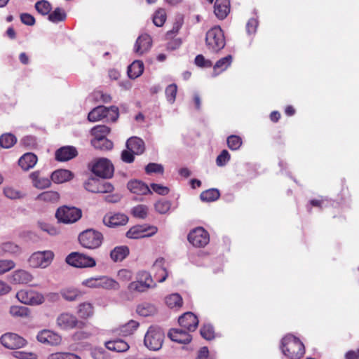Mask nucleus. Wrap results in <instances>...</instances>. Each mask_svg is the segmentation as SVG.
I'll list each match as a JSON object with an SVG mask.
<instances>
[{
    "mask_svg": "<svg viewBox=\"0 0 359 359\" xmlns=\"http://www.w3.org/2000/svg\"><path fill=\"white\" fill-rule=\"evenodd\" d=\"M283 353L290 359H299L304 354V346L296 337L287 334L282 339Z\"/></svg>",
    "mask_w": 359,
    "mask_h": 359,
    "instance_id": "1",
    "label": "nucleus"
},
{
    "mask_svg": "<svg viewBox=\"0 0 359 359\" xmlns=\"http://www.w3.org/2000/svg\"><path fill=\"white\" fill-rule=\"evenodd\" d=\"M79 241L83 248L93 250L101 245L103 236L99 231L88 229L79 234Z\"/></svg>",
    "mask_w": 359,
    "mask_h": 359,
    "instance_id": "2",
    "label": "nucleus"
},
{
    "mask_svg": "<svg viewBox=\"0 0 359 359\" xmlns=\"http://www.w3.org/2000/svg\"><path fill=\"white\" fill-rule=\"evenodd\" d=\"M206 45L213 52H218L225 46V39L219 27L210 29L206 34Z\"/></svg>",
    "mask_w": 359,
    "mask_h": 359,
    "instance_id": "3",
    "label": "nucleus"
},
{
    "mask_svg": "<svg viewBox=\"0 0 359 359\" xmlns=\"http://www.w3.org/2000/svg\"><path fill=\"white\" fill-rule=\"evenodd\" d=\"M164 333L161 329L150 327L144 336V345L150 350L158 351L163 344Z\"/></svg>",
    "mask_w": 359,
    "mask_h": 359,
    "instance_id": "4",
    "label": "nucleus"
},
{
    "mask_svg": "<svg viewBox=\"0 0 359 359\" xmlns=\"http://www.w3.org/2000/svg\"><path fill=\"white\" fill-rule=\"evenodd\" d=\"M83 285L90 288H103L118 290L120 285L117 281L107 276L90 278L83 281Z\"/></svg>",
    "mask_w": 359,
    "mask_h": 359,
    "instance_id": "5",
    "label": "nucleus"
},
{
    "mask_svg": "<svg viewBox=\"0 0 359 359\" xmlns=\"http://www.w3.org/2000/svg\"><path fill=\"white\" fill-rule=\"evenodd\" d=\"M54 258L51 250L37 251L32 254L28 259V263L32 268L45 269L48 267Z\"/></svg>",
    "mask_w": 359,
    "mask_h": 359,
    "instance_id": "6",
    "label": "nucleus"
},
{
    "mask_svg": "<svg viewBox=\"0 0 359 359\" xmlns=\"http://www.w3.org/2000/svg\"><path fill=\"white\" fill-rule=\"evenodd\" d=\"M57 326L63 330H69L74 328H83L85 323L78 319L74 314L68 312L60 313L56 319Z\"/></svg>",
    "mask_w": 359,
    "mask_h": 359,
    "instance_id": "7",
    "label": "nucleus"
},
{
    "mask_svg": "<svg viewBox=\"0 0 359 359\" xmlns=\"http://www.w3.org/2000/svg\"><path fill=\"white\" fill-rule=\"evenodd\" d=\"M82 215L80 209L75 207L62 206L57 209L55 217L60 222L72 224L77 222Z\"/></svg>",
    "mask_w": 359,
    "mask_h": 359,
    "instance_id": "8",
    "label": "nucleus"
},
{
    "mask_svg": "<svg viewBox=\"0 0 359 359\" xmlns=\"http://www.w3.org/2000/svg\"><path fill=\"white\" fill-rule=\"evenodd\" d=\"M66 262L76 268L93 267L96 265L95 260L84 254L74 252L66 257Z\"/></svg>",
    "mask_w": 359,
    "mask_h": 359,
    "instance_id": "9",
    "label": "nucleus"
},
{
    "mask_svg": "<svg viewBox=\"0 0 359 359\" xmlns=\"http://www.w3.org/2000/svg\"><path fill=\"white\" fill-rule=\"evenodd\" d=\"M92 171L100 177L109 178L113 175L114 166L109 160L101 158L95 161Z\"/></svg>",
    "mask_w": 359,
    "mask_h": 359,
    "instance_id": "10",
    "label": "nucleus"
},
{
    "mask_svg": "<svg viewBox=\"0 0 359 359\" xmlns=\"http://www.w3.org/2000/svg\"><path fill=\"white\" fill-rule=\"evenodd\" d=\"M16 297L25 304L39 305L44 302L43 296L34 290H21L17 292Z\"/></svg>",
    "mask_w": 359,
    "mask_h": 359,
    "instance_id": "11",
    "label": "nucleus"
},
{
    "mask_svg": "<svg viewBox=\"0 0 359 359\" xmlns=\"http://www.w3.org/2000/svg\"><path fill=\"white\" fill-rule=\"evenodd\" d=\"M188 240L194 246L201 248L205 246L210 241L208 233L202 227H197L188 235Z\"/></svg>",
    "mask_w": 359,
    "mask_h": 359,
    "instance_id": "12",
    "label": "nucleus"
},
{
    "mask_svg": "<svg viewBox=\"0 0 359 359\" xmlns=\"http://www.w3.org/2000/svg\"><path fill=\"white\" fill-rule=\"evenodd\" d=\"M157 231V228L154 226H145L137 225L130 228L126 233V236L132 239L150 237L154 235Z\"/></svg>",
    "mask_w": 359,
    "mask_h": 359,
    "instance_id": "13",
    "label": "nucleus"
},
{
    "mask_svg": "<svg viewBox=\"0 0 359 359\" xmlns=\"http://www.w3.org/2000/svg\"><path fill=\"white\" fill-rule=\"evenodd\" d=\"M1 344L9 349H16L23 347L26 341L22 337L14 333H6L0 338Z\"/></svg>",
    "mask_w": 359,
    "mask_h": 359,
    "instance_id": "14",
    "label": "nucleus"
},
{
    "mask_svg": "<svg viewBox=\"0 0 359 359\" xmlns=\"http://www.w3.org/2000/svg\"><path fill=\"white\" fill-rule=\"evenodd\" d=\"M38 341L49 346H58L62 342V337L52 330H43L36 336Z\"/></svg>",
    "mask_w": 359,
    "mask_h": 359,
    "instance_id": "15",
    "label": "nucleus"
},
{
    "mask_svg": "<svg viewBox=\"0 0 359 359\" xmlns=\"http://www.w3.org/2000/svg\"><path fill=\"white\" fill-rule=\"evenodd\" d=\"M128 217L121 213H108L103 217V223L108 227L123 226L128 222Z\"/></svg>",
    "mask_w": 359,
    "mask_h": 359,
    "instance_id": "16",
    "label": "nucleus"
},
{
    "mask_svg": "<svg viewBox=\"0 0 359 359\" xmlns=\"http://www.w3.org/2000/svg\"><path fill=\"white\" fill-rule=\"evenodd\" d=\"M179 324L183 329L188 332H194L197 328L198 320L197 317L191 312H187L179 318Z\"/></svg>",
    "mask_w": 359,
    "mask_h": 359,
    "instance_id": "17",
    "label": "nucleus"
},
{
    "mask_svg": "<svg viewBox=\"0 0 359 359\" xmlns=\"http://www.w3.org/2000/svg\"><path fill=\"white\" fill-rule=\"evenodd\" d=\"M152 45V40L149 34L140 35L136 40L134 51L136 54L142 55L149 50Z\"/></svg>",
    "mask_w": 359,
    "mask_h": 359,
    "instance_id": "18",
    "label": "nucleus"
},
{
    "mask_svg": "<svg viewBox=\"0 0 359 359\" xmlns=\"http://www.w3.org/2000/svg\"><path fill=\"white\" fill-rule=\"evenodd\" d=\"M168 336L172 341L180 343V344H188L191 340V335L188 333V331L183 329H172L168 333Z\"/></svg>",
    "mask_w": 359,
    "mask_h": 359,
    "instance_id": "19",
    "label": "nucleus"
},
{
    "mask_svg": "<svg viewBox=\"0 0 359 359\" xmlns=\"http://www.w3.org/2000/svg\"><path fill=\"white\" fill-rule=\"evenodd\" d=\"M33 278V276L29 271L19 269L12 273L11 281L15 284H27L30 283Z\"/></svg>",
    "mask_w": 359,
    "mask_h": 359,
    "instance_id": "20",
    "label": "nucleus"
},
{
    "mask_svg": "<svg viewBox=\"0 0 359 359\" xmlns=\"http://www.w3.org/2000/svg\"><path fill=\"white\" fill-rule=\"evenodd\" d=\"M126 148L132 153L140 155L144 151L145 146L142 139L137 137H132L127 140Z\"/></svg>",
    "mask_w": 359,
    "mask_h": 359,
    "instance_id": "21",
    "label": "nucleus"
},
{
    "mask_svg": "<svg viewBox=\"0 0 359 359\" xmlns=\"http://www.w3.org/2000/svg\"><path fill=\"white\" fill-rule=\"evenodd\" d=\"M128 189L133 194L138 195H146L151 194L149 187L142 181L131 180L127 184Z\"/></svg>",
    "mask_w": 359,
    "mask_h": 359,
    "instance_id": "22",
    "label": "nucleus"
},
{
    "mask_svg": "<svg viewBox=\"0 0 359 359\" xmlns=\"http://www.w3.org/2000/svg\"><path fill=\"white\" fill-rule=\"evenodd\" d=\"M77 155L76 149L71 146L63 147L55 152V158L59 161H69Z\"/></svg>",
    "mask_w": 359,
    "mask_h": 359,
    "instance_id": "23",
    "label": "nucleus"
},
{
    "mask_svg": "<svg viewBox=\"0 0 359 359\" xmlns=\"http://www.w3.org/2000/svg\"><path fill=\"white\" fill-rule=\"evenodd\" d=\"M230 11L229 0H216L214 6V12L219 19L225 18Z\"/></svg>",
    "mask_w": 359,
    "mask_h": 359,
    "instance_id": "24",
    "label": "nucleus"
},
{
    "mask_svg": "<svg viewBox=\"0 0 359 359\" xmlns=\"http://www.w3.org/2000/svg\"><path fill=\"white\" fill-rule=\"evenodd\" d=\"M51 180L55 184H62L71 180L74 177V174L65 169H59L51 174Z\"/></svg>",
    "mask_w": 359,
    "mask_h": 359,
    "instance_id": "25",
    "label": "nucleus"
},
{
    "mask_svg": "<svg viewBox=\"0 0 359 359\" xmlns=\"http://www.w3.org/2000/svg\"><path fill=\"white\" fill-rule=\"evenodd\" d=\"M76 313L81 319H88L94 315V306L90 302L81 303L77 306Z\"/></svg>",
    "mask_w": 359,
    "mask_h": 359,
    "instance_id": "26",
    "label": "nucleus"
},
{
    "mask_svg": "<svg viewBox=\"0 0 359 359\" xmlns=\"http://www.w3.org/2000/svg\"><path fill=\"white\" fill-rule=\"evenodd\" d=\"M0 252L2 255L17 256L21 253V248L16 243L7 241L0 245Z\"/></svg>",
    "mask_w": 359,
    "mask_h": 359,
    "instance_id": "27",
    "label": "nucleus"
},
{
    "mask_svg": "<svg viewBox=\"0 0 359 359\" xmlns=\"http://www.w3.org/2000/svg\"><path fill=\"white\" fill-rule=\"evenodd\" d=\"M37 162V157L32 153L24 154L18 161L19 165L25 170L32 168Z\"/></svg>",
    "mask_w": 359,
    "mask_h": 359,
    "instance_id": "28",
    "label": "nucleus"
},
{
    "mask_svg": "<svg viewBox=\"0 0 359 359\" xmlns=\"http://www.w3.org/2000/svg\"><path fill=\"white\" fill-rule=\"evenodd\" d=\"M144 71V64L140 60L134 61L128 67V75L131 79H135L140 76Z\"/></svg>",
    "mask_w": 359,
    "mask_h": 359,
    "instance_id": "29",
    "label": "nucleus"
},
{
    "mask_svg": "<svg viewBox=\"0 0 359 359\" xmlns=\"http://www.w3.org/2000/svg\"><path fill=\"white\" fill-rule=\"evenodd\" d=\"M232 62V56L229 55L219 60L215 65L213 76H216L219 73L225 71Z\"/></svg>",
    "mask_w": 359,
    "mask_h": 359,
    "instance_id": "30",
    "label": "nucleus"
},
{
    "mask_svg": "<svg viewBox=\"0 0 359 359\" xmlns=\"http://www.w3.org/2000/svg\"><path fill=\"white\" fill-rule=\"evenodd\" d=\"M105 346L107 349L116 352H124L129 348V345L121 339L107 341Z\"/></svg>",
    "mask_w": 359,
    "mask_h": 359,
    "instance_id": "31",
    "label": "nucleus"
},
{
    "mask_svg": "<svg viewBox=\"0 0 359 359\" xmlns=\"http://www.w3.org/2000/svg\"><path fill=\"white\" fill-rule=\"evenodd\" d=\"M129 254V249L127 246H118L111 251L110 257L114 262H121Z\"/></svg>",
    "mask_w": 359,
    "mask_h": 359,
    "instance_id": "32",
    "label": "nucleus"
},
{
    "mask_svg": "<svg viewBox=\"0 0 359 359\" xmlns=\"http://www.w3.org/2000/svg\"><path fill=\"white\" fill-rule=\"evenodd\" d=\"M107 113V107L104 106H98L90 111L88 116V119L90 122H96L104 118Z\"/></svg>",
    "mask_w": 359,
    "mask_h": 359,
    "instance_id": "33",
    "label": "nucleus"
},
{
    "mask_svg": "<svg viewBox=\"0 0 359 359\" xmlns=\"http://www.w3.org/2000/svg\"><path fill=\"white\" fill-rule=\"evenodd\" d=\"M138 326L139 323L137 321L131 320L125 325H121L116 332L120 335L128 336L133 334Z\"/></svg>",
    "mask_w": 359,
    "mask_h": 359,
    "instance_id": "34",
    "label": "nucleus"
},
{
    "mask_svg": "<svg viewBox=\"0 0 359 359\" xmlns=\"http://www.w3.org/2000/svg\"><path fill=\"white\" fill-rule=\"evenodd\" d=\"M60 198V194L55 191H47L41 193L36 196V200L47 203L57 202Z\"/></svg>",
    "mask_w": 359,
    "mask_h": 359,
    "instance_id": "35",
    "label": "nucleus"
},
{
    "mask_svg": "<svg viewBox=\"0 0 359 359\" xmlns=\"http://www.w3.org/2000/svg\"><path fill=\"white\" fill-rule=\"evenodd\" d=\"M137 312L139 315L147 317L156 313V309L154 305L144 302L137 306Z\"/></svg>",
    "mask_w": 359,
    "mask_h": 359,
    "instance_id": "36",
    "label": "nucleus"
},
{
    "mask_svg": "<svg viewBox=\"0 0 359 359\" xmlns=\"http://www.w3.org/2000/svg\"><path fill=\"white\" fill-rule=\"evenodd\" d=\"M165 302L170 309L180 308L182 306V298L178 293H173L165 297Z\"/></svg>",
    "mask_w": 359,
    "mask_h": 359,
    "instance_id": "37",
    "label": "nucleus"
},
{
    "mask_svg": "<svg viewBox=\"0 0 359 359\" xmlns=\"http://www.w3.org/2000/svg\"><path fill=\"white\" fill-rule=\"evenodd\" d=\"M149 289H151V285L144 284L143 282H141L138 279L136 281L131 282L128 286V291L132 293L144 292Z\"/></svg>",
    "mask_w": 359,
    "mask_h": 359,
    "instance_id": "38",
    "label": "nucleus"
},
{
    "mask_svg": "<svg viewBox=\"0 0 359 359\" xmlns=\"http://www.w3.org/2000/svg\"><path fill=\"white\" fill-rule=\"evenodd\" d=\"M164 264H165V259L162 257H160V258H158L155 261V262L154 263V264L152 266V269L154 271H156V273L159 271H161V272L163 273V276L158 279L159 283L164 282L168 276V271H166L165 268L164 267Z\"/></svg>",
    "mask_w": 359,
    "mask_h": 359,
    "instance_id": "39",
    "label": "nucleus"
},
{
    "mask_svg": "<svg viewBox=\"0 0 359 359\" xmlns=\"http://www.w3.org/2000/svg\"><path fill=\"white\" fill-rule=\"evenodd\" d=\"M92 145L95 149L101 150H109L113 147V143L107 138L104 139H93L91 140Z\"/></svg>",
    "mask_w": 359,
    "mask_h": 359,
    "instance_id": "40",
    "label": "nucleus"
},
{
    "mask_svg": "<svg viewBox=\"0 0 359 359\" xmlns=\"http://www.w3.org/2000/svg\"><path fill=\"white\" fill-rule=\"evenodd\" d=\"M219 195V192L217 189H210L203 191L200 195V198L203 201L210 202L218 199Z\"/></svg>",
    "mask_w": 359,
    "mask_h": 359,
    "instance_id": "41",
    "label": "nucleus"
},
{
    "mask_svg": "<svg viewBox=\"0 0 359 359\" xmlns=\"http://www.w3.org/2000/svg\"><path fill=\"white\" fill-rule=\"evenodd\" d=\"M110 129L106 126H97L92 128L91 134L94 139H104L109 133Z\"/></svg>",
    "mask_w": 359,
    "mask_h": 359,
    "instance_id": "42",
    "label": "nucleus"
},
{
    "mask_svg": "<svg viewBox=\"0 0 359 359\" xmlns=\"http://www.w3.org/2000/svg\"><path fill=\"white\" fill-rule=\"evenodd\" d=\"M62 297L67 301H76L81 297V293L76 289L67 288L61 292Z\"/></svg>",
    "mask_w": 359,
    "mask_h": 359,
    "instance_id": "43",
    "label": "nucleus"
},
{
    "mask_svg": "<svg viewBox=\"0 0 359 359\" xmlns=\"http://www.w3.org/2000/svg\"><path fill=\"white\" fill-rule=\"evenodd\" d=\"M16 137L11 133L4 134L0 137V145L3 148L8 149L16 143Z\"/></svg>",
    "mask_w": 359,
    "mask_h": 359,
    "instance_id": "44",
    "label": "nucleus"
},
{
    "mask_svg": "<svg viewBox=\"0 0 359 359\" xmlns=\"http://www.w3.org/2000/svg\"><path fill=\"white\" fill-rule=\"evenodd\" d=\"M4 194L11 200L20 199L25 197V194L22 192L11 187H5L4 189Z\"/></svg>",
    "mask_w": 359,
    "mask_h": 359,
    "instance_id": "45",
    "label": "nucleus"
},
{
    "mask_svg": "<svg viewBox=\"0 0 359 359\" xmlns=\"http://www.w3.org/2000/svg\"><path fill=\"white\" fill-rule=\"evenodd\" d=\"M66 18V13L63 9L57 8L52 13H49L48 20L54 23H57L65 20Z\"/></svg>",
    "mask_w": 359,
    "mask_h": 359,
    "instance_id": "46",
    "label": "nucleus"
},
{
    "mask_svg": "<svg viewBox=\"0 0 359 359\" xmlns=\"http://www.w3.org/2000/svg\"><path fill=\"white\" fill-rule=\"evenodd\" d=\"M47 359H81V357L69 352H55L48 355Z\"/></svg>",
    "mask_w": 359,
    "mask_h": 359,
    "instance_id": "47",
    "label": "nucleus"
},
{
    "mask_svg": "<svg viewBox=\"0 0 359 359\" xmlns=\"http://www.w3.org/2000/svg\"><path fill=\"white\" fill-rule=\"evenodd\" d=\"M35 8L36 11L43 15L49 14L51 11L50 4L46 0H41L36 2Z\"/></svg>",
    "mask_w": 359,
    "mask_h": 359,
    "instance_id": "48",
    "label": "nucleus"
},
{
    "mask_svg": "<svg viewBox=\"0 0 359 359\" xmlns=\"http://www.w3.org/2000/svg\"><path fill=\"white\" fill-rule=\"evenodd\" d=\"M10 313L14 317H25L28 316V308L22 306H12L10 308Z\"/></svg>",
    "mask_w": 359,
    "mask_h": 359,
    "instance_id": "49",
    "label": "nucleus"
},
{
    "mask_svg": "<svg viewBox=\"0 0 359 359\" xmlns=\"http://www.w3.org/2000/svg\"><path fill=\"white\" fill-rule=\"evenodd\" d=\"M137 279L144 284L151 285V288H154L156 286V283L154 281L151 274L147 271H140L137 275Z\"/></svg>",
    "mask_w": 359,
    "mask_h": 359,
    "instance_id": "50",
    "label": "nucleus"
},
{
    "mask_svg": "<svg viewBox=\"0 0 359 359\" xmlns=\"http://www.w3.org/2000/svg\"><path fill=\"white\" fill-rule=\"evenodd\" d=\"M166 20V14L163 9H159L156 11L153 18V22L157 27L163 25Z\"/></svg>",
    "mask_w": 359,
    "mask_h": 359,
    "instance_id": "51",
    "label": "nucleus"
},
{
    "mask_svg": "<svg viewBox=\"0 0 359 359\" xmlns=\"http://www.w3.org/2000/svg\"><path fill=\"white\" fill-rule=\"evenodd\" d=\"M132 213L135 217L144 219L147 216L148 208L144 205H138L133 208Z\"/></svg>",
    "mask_w": 359,
    "mask_h": 359,
    "instance_id": "52",
    "label": "nucleus"
},
{
    "mask_svg": "<svg viewBox=\"0 0 359 359\" xmlns=\"http://www.w3.org/2000/svg\"><path fill=\"white\" fill-rule=\"evenodd\" d=\"M177 91V86L176 84H170L165 88V95L167 100L170 103L173 104L175 101L176 95Z\"/></svg>",
    "mask_w": 359,
    "mask_h": 359,
    "instance_id": "53",
    "label": "nucleus"
},
{
    "mask_svg": "<svg viewBox=\"0 0 359 359\" xmlns=\"http://www.w3.org/2000/svg\"><path fill=\"white\" fill-rule=\"evenodd\" d=\"M227 144L230 149L237 150L242 145V140L239 136L230 135L227 138Z\"/></svg>",
    "mask_w": 359,
    "mask_h": 359,
    "instance_id": "54",
    "label": "nucleus"
},
{
    "mask_svg": "<svg viewBox=\"0 0 359 359\" xmlns=\"http://www.w3.org/2000/svg\"><path fill=\"white\" fill-rule=\"evenodd\" d=\"M15 263L11 259H0V275L14 269Z\"/></svg>",
    "mask_w": 359,
    "mask_h": 359,
    "instance_id": "55",
    "label": "nucleus"
},
{
    "mask_svg": "<svg viewBox=\"0 0 359 359\" xmlns=\"http://www.w3.org/2000/svg\"><path fill=\"white\" fill-rule=\"evenodd\" d=\"M155 209L160 214L167 213L171 207V203L168 201H159L155 203Z\"/></svg>",
    "mask_w": 359,
    "mask_h": 359,
    "instance_id": "56",
    "label": "nucleus"
},
{
    "mask_svg": "<svg viewBox=\"0 0 359 359\" xmlns=\"http://www.w3.org/2000/svg\"><path fill=\"white\" fill-rule=\"evenodd\" d=\"M114 190V186L107 182L99 180L97 193L105 194L111 193Z\"/></svg>",
    "mask_w": 359,
    "mask_h": 359,
    "instance_id": "57",
    "label": "nucleus"
},
{
    "mask_svg": "<svg viewBox=\"0 0 359 359\" xmlns=\"http://www.w3.org/2000/svg\"><path fill=\"white\" fill-rule=\"evenodd\" d=\"M230 158L229 151L224 149L217 157L216 163L219 167L224 166L229 161Z\"/></svg>",
    "mask_w": 359,
    "mask_h": 359,
    "instance_id": "58",
    "label": "nucleus"
},
{
    "mask_svg": "<svg viewBox=\"0 0 359 359\" xmlns=\"http://www.w3.org/2000/svg\"><path fill=\"white\" fill-rule=\"evenodd\" d=\"M163 166L161 164L155 163H150L145 168V171L147 174L163 173Z\"/></svg>",
    "mask_w": 359,
    "mask_h": 359,
    "instance_id": "59",
    "label": "nucleus"
},
{
    "mask_svg": "<svg viewBox=\"0 0 359 359\" xmlns=\"http://www.w3.org/2000/svg\"><path fill=\"white\" fill-rule=\"evenodd\" d=\"M107 113H106L105 118L107 121H116L118 118V109L115 106H111L110 107H107Z\"/></svg>",
    "mask_w": 359,
    "mask_h": 359,
    "instance_id": "60",
    "label": "nucleus"
},
{
    "mask_svg": "<svg viewBox=\"0 0 359 359\" xmlns=\"http://www.w3.org/2000/svg\"><path fill=\"white\" fill-rule=\"evenodd\" d=\"M182 24L183 20L181 18L176 20V21L173 24L172 29L167 32V38L170 39L175 36L178 33L179 30L181 29Z\"/></svg>",
    "mask_w": 359,
    "mask_h": 359,
    "instance_id": "61",
    "label": "nucleus"
},
{
    "mask_svg": "<svg viewBox=\"0 0 359 359\" xmlns=\"http://www.w3.org/2000/svg\"><path fill=\"white\" fill-rule=\"evenodd\" d=\"M201 336L207 339L210 340L214 338V329L210 325H205L201 329Z\"/></svg>",
    "mask_w": 359,
    "mask_h": 359,
    "instance_id": "62",
    "label": "nucleus"
},
{
    "mask_svg": "<svg viewBox=\"0 0 359 359\" xmlns=\"http://www.w3.org/2000/svg\"><path fill=\"white\" fill-rule=\"evenodd\" d=\"M99 180L96 178L88 179L84 184L85 189L92 193H97Z\"/></svg>",
    "mask_w": 359,
    "mask_h": 359,
    "instance_id": "63",
    "label": "nucleus"
},
{
    "mask_svg": "<svg viewBox=\"0 0 359 359\" xmlns=\"http://www.w3.org/2000/svg\"><path fill=\"white\" fill-rule=\"evenodd\" d=\"M51 185V181L47 177H41L37 180L36 182H34V187L39 189H43L50 187Z\"/></svg>",
    "mask_w": 359,
    "mask_h": 359,
    "instance_id": "64",
    "label": "nucleus"
}]
</instances>
